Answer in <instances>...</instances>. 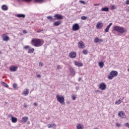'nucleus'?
Listing matches in <instances>:
<instances>
[{"label": "nucleus", "instance_id": "nucleus-35", "mask_svg": "<svg viewBox=\"0 0 129 129\" xmlns=\"http://www.w3.org/2000/svg\"><path fill=\"white\" fill-rule=\"evenodd\" d=\"M86 19H87V17H86V16H82L81 17L82 20H86Z\"/></svg>", "mask_w": 129, "mask_h": 129}, {"label": "nucleus", "instance_id": "nucleus-8", "mask_svg": "<svg viewBox=\"0 0 129 129\" xmlns=\"http://www.w3.org/2000/svg\"><path fill=\"white\" fill-rule=\"evenodd\" d=\"M118 116L122 117V118H124L125 117V113L122 111H120L118 113Z\"/></svg>", "mask_w": 129, "mask_h": 129}, {"label": "nucleus", "instance_id": "nucleus-43", "mask_svg": "<svg viewBox=\"0 0 129 129\" xmlns=\"http://www.w3.org/2000/svg\"><path fill=\"white\" fill-rule=\"evenodd\" d=\"M116 125L117 126L119 127V126H120V124H119V123H116Z\"/></svg>", "mask_w": 129, "mask_h": 129}, {"label": "nucleus", "instance_id": "nucleus-50", "mask_svg": "<svg viewBox=\"0 0 129 129\" xmlns=\"http://www.w3.org/2000/svg\"><path fill=\"white\" fill-rule=\"evenodd\" d=\"M24 107H25V108L27 107V105H26V104H25V105H24Z\"/></svg>", "mask_w": 129, "mask_h": 129}, {"label": "nucleus", "instance_id": "nucleus-54", "mask_svg": "<svg viewBox=\"0 0 129 129\" xmlns=\"http://www.w3.org/2000/svg\"><path fill=\"white\" fill-rule=\"evenodd\" d=\"M28 124H30V122L29 121L28 122Z\"/></svg>", "mask_w": 129, "mask_h": 129}, {"label": "nucleus", "instance_id": "nucleus-9", "mask_svg": "<svg viewBox=\"0 0 129 129\" xmlns=\"http://www.w3.org/2000/svg\"><path fill=\"white\" fill-rule=\"evenodd\" d=\"M69 56L70 58H74L76 57V52L74 51H72L69 54Z\"/></svg>", "mask_w": 129, "mask_h": 129}, {"label": "nucleus", "instance_id": "nucleus-49", "mask_svg": "<svg viewBox=\"0 0 129 129\" xmlns=\"http://www.w3.org/2000/svg\"><path fill=\"white\" fill-rule=\"evenodd\" d=\"M94 6H99V4H94Z\"/></svg>", "mask_w": 129, "mask_h": 129}, {"label": "nucleus", "instance_id": "nucleus-15", "mask_svg": "<svg viewBox=\"0 0 129 129\" xmlns=\"http://www.w3.org/2000/svg\"><path fill=\"white\" fill-rule=\"evenodd\" d=\"M94 42L95 43H101L103 42V39H99L98 37H96L94 39Z\"/></svg>", "mask_w": 129, "mask_h": 129}, {"label": "nucleus", "instance_id": "nucleus-29", "mask_svg": "<svg viewBox=\"0 0 129 129\" xmlns=\"http://www.w3.org/2000/svg\"><path fill=\"white\" fill-rule=\"evenodd\" d=\"M29 94V90L26 89L25 91H24V95L27 96Z\"/></svg>", "mask_w": 129, "mask_h": 129}, {"label": "nucleus", "instance_id": "nucleus-13", "mask_svg": "<svg viewBox=\"0 0 129 129\" xmlns=\"http://www.w3.org/2000/svg\"><path fill=\"white\" fill-rule=\"evenodd\" d=\"M78 45L79 47L81 48V49H84L85 47V46H84V44H83V42L82 41L79 42Z\"/></svg>", "mask_w": 129, "mask_h": 129}, {"label": "nucleus", "instance_id": "nucleus-56", "mask_svg": "<svg viewBox=\"0 0 129 129\" xmlns=\"http://www.w3.org/2000/svg\"><path fill=\"white\" fill-rule=\"evenodd\" d=\"M0 54H2V52L0 51Z\"/></svg>", "mask_w": 129, "mask_h": 129}, {"label": "nucleus", "instance_id": "nucleus-26", "mask_svg": "<svg viewBox=\"0 0 129 129\" xmlns=\"http://www.w3.org/2000/svg\"><path fill=\"white\" fill-rule=\"evenodd\" d=\"M17 17L18 18H23L24 19V18H26V15H25V14H17Z\"/></svg>", "mask_w": 129, "mask_h": 129}, {"label": "nucleus", "instance_id": "nucleus-33", "mask_svg": "<svg viewBox=\"0 0 129 129\" xmlns=\"http://www.w3.org/2000/svg\"><path fill=\"white\" fill-rule=\"evenodd\" d=\"M121 103V101L120 100H118L115 102V104H120Z\"/></svg>", "mask_w": 129, "mask_h": 129}, {"label": "nucleus", "instance_id": "nucleus-6", "mask_svg": "<svg viewBox=\"0 0 129 129\" xmlns=\"http://www.w3.org/2000/svg\"><path fill=\"white\" fill-rule=\"evenodd\" d=\"M80 28L79 24L76 23L73 26V31H78Z\"/></svg>", "mask_w": 129, "mask_h": 129}, {"label": "nucleus", "instance_id": "nucleus-37", "mask_svg": "<svg viewBox=\"0 0 129 129\" xmlns=\"http://www.w3.org/2000/svg\"><path fill=\"white\" fill-rule=\"evenodd\" d=\"M111 10H114V9H115V7L114 6V5H112L111 6Z\"/></svg>", "mask_w": 129, "mask_h": 129}, {"label": "nucleus", "instance_id": "nucleus-2", "mask_svg": "<svg viewBox=\"0 0 129 129\" xmlns=\"http://www.w3.org/2000/svg\"><path fill=\"white\" fill-rule=\"evenodd\" d=\"M113 31H115L117 32L118 36H120L121 35H122L123 33H125V30H124V28L119 26H114Z\"/></svg>", "mask_w": 129, "mask_h": 129}, {"label": "nucleus", "instance_id": "nucleus-55", "mask_svg": "<svg viewBox=\"0 0 129 129\" xmlns=\"http://www.w3.org/2000/svg\"><path fill=\"white\" fill-rule=\"evenodd\" d=\"M127 71L129 72V68L128 69Z\"/></svg>", "mask_w": 129, "mask_h": 129}, {"label": "nucleus", "instance_id": "nucleus-36", "mask_svg": "<svg viewBox=\"0 0 129 129\" xmlns=\"http://www.w3.org/2000/svg\"><path fill=\"white\" fill-rule=\"evenodd\" d=\"M17 86H18V85H17V84H13V87L14 88H17Z\"/></svg>", "mask_w": 129, "mask_h": 129}, {"label": "nucleus", "instance_id": "nucleus-40", "mask_svg": "<svg viewBox=\"0 0 129 129\" xmlns=\"http://www.w3.org/2000/svg\"><path fill=\"white\" fill-rule=\"evenodd\" d=\"M125 5H129V0H126V1Z\"/></svg>", "mask_w": 129, "mask_h": 129}, {"label": "nucleus", "instance_id": "nucleus-12", "mask_svg": "<svg viewBox=\"0 0 129 129\" xmlns=\"http://www.w3.org/2000/svg\"><path fill=\"white\" fill-rule=\"evenodd\" d=\"M54 18H55L54 19H56V20H63V16H62V15H59V14H55L54 16Z\"/></svg>", "mask_w": 129, "mask_h": 129}, {"label": "nucleus", "instance_id": "nucleus-27", "mask_svg": "<svg viewBox=\"0 0 129 129\" xmlns=\"http://www.w3.org/2000/svg\"><path fill=\"white\" fill-rule=\"evenodd\" d=\"M99 66L100 68H103V66H104V63L102 61H100L98 63Z\"/></svg>", "mask_w": 129, "mask_h": 129}, {"label": "nucleus", "instance_id": "nucleus-11", "mask_svg": "<svg viewBox=\"0 0 129 129\" xmlns=\"http://www.w3.org/2000/svg\"><path fill=\"white\" fill-rule=\"evenodd\" d=\"M75 66H78V67H82V66H83V63L80 62L79 61H74V62Z\"/></svg>", "mask_w": 129, "mask_h": 129}, {"label": "nucleus", "instance_id": "nucleus-28", "mask_svg": "<svg viewBox=\"0 0 129 129\" xmlns=\"http://www.w3.org/2000/svg\"><path fill=\"white\" fill-rule=\"evenodd\" d=\"M3 11H8V6L6 5H3L2 7Z\"/></svg>", "mask_w": 129, "mask_h": 129}, {"label": "nucleus", "instance_id": "nucleus-1", "mask_svg": "<svg viewBox=\"0 0 129 129\" xmlns=\"http://www.w3.org/2000/svg\"><path fill=\"white\" fill-rule=\"evenodd\" d=\"M31 43L35 47H41L44 44V41L38 38H33L31 41Z\"/></svg>", "mask_w": 129, "mask_h": 129}, {"label": "nucleus", "instance_id": "nucleus-30", "mask_svg": "<svg viewBox=\"0 0 129 129\" xmlns=\"http://www.w3.org/2000/svg\"><path fill=\"white\" fill-rule=\"evenodd\" d=\"M35 3H39L40 4H42L45 2V0H35Z\"/></svg>", "mask_w": 129, "mask_h": 129}, {"label": "nucleus", "instance_id": "nucleus-39", "mask_svg": "<svg viewBox=\"0 0 129 129\" xmlns=\"http://www.w3.org/2000/svg\"><path fill=\"white\" fill-rule=\"evenodd\" d=\"M80 3L81 4H83V5H85V2L84 1H80Z\"/></svg>", "mask_w": 129, "mask_h": 129}, {"label": "nucleus", "instance_id": "nucleus-21", "mask_svg": "<svg viewBox=\"0 0 129 129\" xmlns=\"http://www.w3.org/2000/svg\"><path fill=\"white\" fill-rule=\"evenodd\" d=\"M29 119V118L27 116L23 117L21 121L22 122H26V121H28V120Z\"/></svg>", "mask_w": 129, "mask_h": 129}, {"label": "nucleus", "instance_id": "nucleus-31", "mask_svg": "<svg viewBox=\"0 0 129 129\" xmlns=\"http://www.w3.org/2000/svg\"><path fill=\"white\" fill-rule=\"evenodd\" d=\"M2 84H3V86H5V87H6L7 88H9V85L8 84H7V83L2 82Z\"/></svg>", "mask_w": 129, "mask_h": 129}, {"label": "nucleus", "instance_id": "nucleus-3", "mask_svg": "<svg viewBox=\"0 0 129 129\" xmlns=\"http://www.w3.org/2000/svg\"><path fill=\"white\" fill-rule=\"evenodd\" d=\"M56 98L59 103H61V104H65V99L63 96L57 94L56 95Z\"/></svg>", "mask_w": 129, "mask_h": 129}, {"label": "nucleus", "instance_id": "nucleus-51", "mask_svg": "<svg viewBox=\"0 0 129 129\" xmlns=\"http://www.w3.org/2000/svg\"><path fill=\"white\" fill-rule=\"evenodd\" d=\"M26 1V2H31V0H25Z\"/></svg>", "mask_w": 129, "mask_h": 129}, {"label": "nucleus", "instance_id": "nucleus-41", "mask_svg": "<svg viewBox=\"0 0 129 129\" xmlns=\"http://www.w3.org/2000/svg\"><path fill=\"white\" fill-rule=\"evenodd\" d=\"M39 66H40L41 67H43V63H42V62H39Z\"/></svg>", "mask_w": 129, "mask_h": 129}, {"label": "nucleus", "instance_id": "nucleus-45", "mask_svg": "<svg viewBox=\"0 0 129 129\" xmlns=\"http://www.w3.org/2000/svg\"><path fill=\"white\" fill-rule=\"evenodd\" d=\"M57 69H60V68H61V67L58 65L57 66Z\"/></svg>", "mask_w": 129, "mask_h": 129}, {"label": "nucleus", "instance_id": "nucleus-24", "mask_svg": "<svg viewBox=\"0 0 129 129\" xmlns=\"http://www.w3.org/2000/svg\"><path fill=\"white\" fill-rule=\"evenodd\" d=\"M102 12H109V9L107 7H104L101 9Z\"/></svg>", "mask_w": 129, "mask_h": 129}, {"label": "nucleus", "instance_id": "nucleus-17", "mask_svg": "<svg viewBox=\"0 0 129 129\" xmlns=\"http://www.w3.org/2000/svg\"><path fill=\"white\" fill-rule=\"evenodd\" d=\"M11 121L13 123H16L18 121V118L14 117V116H11Z\"/></svg>", "mask_w": 129, "mask_h": 129}, {"label": "nucleus", "instance_id": "nucleus-22", "mask_svg": "<svg viewBox=\"0 0 129 129\" xmlns=\"http://www.w3.org/2000/svg\"><path fill=\"white\" fill-rule=\"evenodd\" d=\"M61 21H57L53 23V26H55V27H58V26H60L61 25Z\"/></svg>", "mask_w": 129, "mask_h": 129}, {"label": "nucleus", "instance_id": "nucleus-5", "mask_svg": "<svg viewBox=\"0 0 129 129\" xmlns=\"http://www.w3.org/2000/svg\"><path fill=\"white\" fill-rule=\"evenodd\" d=\"M1 36L3 41H5V42L10 41V37L8 36V33L4 34Z\"/></svg>", "mask_w": 129, "mask_h": 129}, {"label": "nucleus", "instance_id": "nucleus-16", "mask_svg": "<svg viewBox=\"0 0 129 129\" xmlns=\"http://www.w3.org/2000/svg\"><path fill=\"white\" fill-rule=\"evenodd\" d=\"M111 26H112V23H110L105 29V32L106 33H108V31H109V29H110Z\"/></svg>", "mask_w": 129, "mask_h": 129}, {"label": "nucleus", "instance_id": "nucleus-34", "mask_svg": "<svg viewBox=\"0 0 129 129\" xmlns=\"http://www.w3.org/2000/svg\"><path fill=\"white\" fill-rule=\"evenodd\" d=\"M82 52L84 55H87V54H88V52L86 50H84Z\"/></svg>", "mask_w": 129, "mask_h": 129}, {"label": "nucleus", "instance_id": "nucleus-42", "mask_svg": "<svg viewBox=\"0 0 129 129\" xmlns=\"http://www.w3.org/2000/svg\"><path fill=\"white\" fill-rule=\"evenodd\" d=\"M37 77H38V78H41V75H37Z\"/></svg>", "mask_w": 129, "mask_h": 129}, {"label": "nucleus", "instance_id": "nucleus-48", "mask_svg": "<svg viewBox=\"0 0 129 129\" xmlns=\"http://www.w3.org/2000/svg\"><path fill=\"white\" fill-rule=\"evenodd\" d=\"M81 79H82L81 78H79V79H78V81H81Z\"/></svg>", "mask_w": 129, "mask_h": 129}, {"label": "nucleus", "instance_id": "nucleus-20", "mask_svg": "<svg viewBox=\"0 0 129 129\" xmlns=\"http://www.w3.org/2000/svg\"><path fill=\"white\" fill-rule=\"evenodd\" d=\"M48 128H52V127H56V124L55 123H52V124H48L47 125Z\"/></svg>", "mask_w": 129, "mask_h": 129}, {"label": "nucleus", "instance_id": "nucleus-14", "mask_svg": "<svg viewBox=\"0 0 129 129\" xmlns=\"http://www.w3.org/2000/svg\"><path fill=\"white\" fill-rule=\"evenodd\" d=\"M10 70L11 72H16L18 70V68L13 66L10 68Z\"/></svg>", "mask_w": 129, "mask_h": 129}, {"label": "nucleus", "instance_id": "nucleus-23", "mask_svg": "<svg viewBox=\"0 0 129 129\" xmlns=\"http://www.w3.org/2000/svg\"><path fill=\"white\" fill-rule=\"evenodd\" d=\"M84 126L81 124H78L77 125V129H84Z\"/></svg>", "mask_w": 129, "mask_h": 129}, {"label": "nucleus", "instance_id": "nucleus-7", "mask_svg": "<svg viewBox=\"0 0 129 129\" xmlns=\"http://www.w3.org/2000/svg\"><path fill=\"white\" fill-rule=\"evenodd\" d=\"M99 88L101 89V90H105V89H106V85L103 83H102L99 85Z\"/></svg>", "mask_w": 129, "mask_h": 129}, {"label": "nucleus", "instance_id": "nucleus-18", "mask_svg": "<svg viewBox=\"0 0 129 129\" xmlns=\"http://www.w3.org/2000/svg\"><path fill=\"white\" fill-rule=\"evenodd\" d=\"M103 26V24L102 23L99 22L96 25V28L97 29H101Z\"/></svg>", "mask_w": 129, "mask_h": 129}, {"label": "nucleus", "instance_id": "nucleus-32", "mask_svg": "<svg viewBox=\"0 0 129 129\" xmlns=\"http://www.w3.org/2000/svg\"><path fill=\"white\" fill-rule=\"evenodd\" d=\"M30 48V47L29 45H26L24 47V49H25V50H29Z\"/></svg>", "mask_w": 129, "mask_h": 129}, {"label": "nucleus", "instance_id": "nucleus-10", "mask_svg": "<svg viewBox=\"0 0 129 129\" xmlns=\"http://www.w3.org/2000/svg\"><path fill=\"white\" fill-rule=\"evenodd\" d=\"M69 70H70V72L71 73V76H75V74H76L75 70H74V69L72 68H70Z\"/></svg>", "mask_w": 129, "mask_h": 129}, {"label": "nucleus", "instance_id": "nucleus-44", "mask_svg": "<svg viewBox=\"0 0 129 129\" xmlns=\"http://www.w3.org/2000/svg\"><path fill=\"white\" fill-rule=\"evenodd\" d=\"M23 32L24 34H27V30H23Z\"/></svg>", "mask_w": 129, "mask_h": 129}, {"label": "nucleus", "instance_id": "nucleus-53", "mask_svg": "<svg viewBox=\"0 0 129 129\" xmlns=\"http://www.w3.org/2000/svg\"><path fill=\"white\" fill-rule=\"evenodd\" d=\"M96 92H99V91L97 90V91H96Z\"/></svg>", "mask_w": 129, "mask_h": 129}, {"label": "nucleus", "instance_id": "nucleus-46", "mask_svg": "<svg viewBox=\"0 0 129 129\" xmlns=\"http://www.w3.org/2000/svg\"><path fill=\"white\" fill-rule=\"evenodd\" d=\"M76 89L78 91L79 89V87H76Z\"/></svg>", "mask_w": 129, "mask_h": 129}, {"label": "nucleus", "instance_id": "nucleus-19", "mask_svg": "<svg viewBox=\"0 0 129 129\" xmlns=\"http://www.w3.org/2000/svg\"><path fill=\"white\" fill-rule=\"evenodd\" d=\"M47 19L49 20L50 22H55L56 19H53V17L49 16L47 17Z\"/></svg>", "mask_w": 129, "mask_h": 129}, {"label": "nucleus", "instance_id": "nucleus-25", "mask_svg": "<svg viewBox=\"0 0 129 129\" xmlns=\"http://www.w3.org/2000/svg\"><path fill=\"white\" fill-rule=\"evenodd\" d=\"M34 50L35 49L33 48H29L28 49V53H29V54H33V53H34Z\"/></svg>", "mask_w": 129, "mask_h": 129}, {"label": "nucleus", "instance_id": "nucleus-57", "mask_svg": "<svg viewBox=\"0 0 129 129\" xmlns=\"http://www.w3.org/2000/svg\"><path fill=\"white\" fill-rule=\"evenodd\" d=\"M19 1V2H20V1H21V0H18Z\"/></svg>", "mask_w": 129, "mask_h": 129}, {"label": "nucleus", "instance_id": "nucleus-52", "mask_svg": "<svg viewBox=\"0 0 129 129\" xmlns=\"http://www.w3.org/2000/svg\"><path fill=\"white\" fill-rule=\"evenodd\" d=\"M38 32H43V30H40V31H37Z\"/></svg>", "mask_w": 129, "mask_h": 129}, {"label": "nucleus", "instance_id": "nucleus-4", "mask_svg": "<svg viewBox=\"0 0 129 129\" xmlns=\"http://www.w3.org/2000/svg\"><path fill=\"white\" fill-rule=\"evenodd\" d=\"M118 75V73L116 71H112L110 73V76H108V79L109 80H112L113 77H116Z\"/></svg>", "mask_w": 129, "mask_h": 129}, {"label": "nucleus", "instance_id": "nucleus-47", "mask_svg": "<svg viewBox=\"0 0 129 129\" xmlns=\"http://www.w3.org/2000/svg\"><path fill=\"white\" fill-rule=\"evenodd\" d=\"M34 105H35V106H37V105H38V103H37L36 102H35V103H34Z\"/></svg>", "mask_w": 129, "mask_h": 129}, {"label": "nucleus", "instance_id": "nucleus-38", "mask_svg": "<svg viewBox=\"0 0 129 129\" xmlns=\"http://www.w3.org/2000/svg\"><path fill=\"white\" fill-rule=\"evenodd\" d=\"M72 98L73 100H76V97L74 96H73L72 97Z\"/></svg>", "mask_w": 129, "mask_h": 129}]
</instances>
